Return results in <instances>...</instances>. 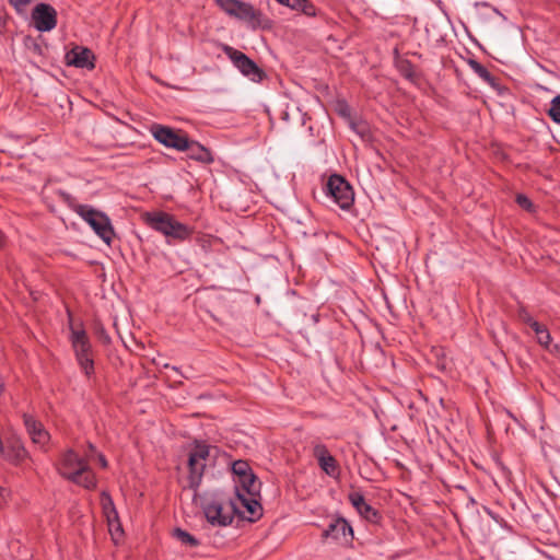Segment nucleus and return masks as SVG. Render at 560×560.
Wrapping results in <instances>:
<instances>
[{
    "instance_id": "ddd939ff",
    "label": "nucleus",
    "mask_w": 560,
    "mask_h": 560,
    "mask_svg": "<svg viewBox=\"0 0 560 560\" xmlns=\"http://www.w3.org/2000/svg\"><path fill=\"white\" fill-rule=\"evenodd\" d=\"M313 454L317 459L320 469L334 479L340 476V468L335 457L328 452L325 445L316 444L313 448Z\"/></svg>"
},
{
    "instance_id": "f8f14e48",
    "label": "nucleus",
    "mask_w": 560,
    "mask_h": 560,
    "mask_svg": "<svg viewBox=\"0 0 560 560\" xmlns=\"http://www.w3.org/2000/svg\"><path fill=\"white\" fill-rule=\"evenodd\" d=\"M56 15V11L49 4L39 3L34 8L32 12L34 26L39 32H49L55 28L57 24Z\"/></svg>"
},
{
    "instance_id": "aec40b11",
    "label": "nucleus",
    "mask_w": 560,
    "mask_h": 560,
    "mask_svg": "<svg viewBox=\"0 0 560 560\" xmlns=\"http://www.w3.org/2000/svg\"><path fill=\"white\" fill-rule=\"evenodd\" d=\"M173 537L186 548H196L200 545L199 539L182 528H175L173 530Z\"/></svg>"
},
{
    "instance_id": "b1692460",
    "label": "nucleus",
    "mask_w": 560,
    "mask_h": 560,
    "mask_svg": "<svg viewBox=\"0 0 560 560\" xmlns=\"http://www.w3.org/2000/svg\"><path fill=\"white\" fill-rule=\"evenodd\" d=\"M107 525L109 534L115 542H118V540L122 537L124 530L121 527V524L119 522L118 515L116 517H107Z\"/></svg>"
},
{
    "instance_id": "2eb2a0df",
    "label": "nucleus",
    "mask_w": 560,
    "mask_h": 560,
    "mask_svg": "<svg viewBox=\"0 0 560 560\" xmlns=\"http://www.w3.org/2000/svg\"><path fill=\"white\" fill-rule=\"evenodd\" d=\"M24 424L33 443L44 446L49 441V434L44 427L37 422L32 416L24 415Z\"/></svg>"
},
{
    "instance_id": "20e7f679",
    "label": "nucleus",
    "mask_w": 560,
    "mask_h": 560,
    "mask_svg": "<svg viewBox=\"0 0 560 560\" xmlns=\"http://www.w3.org/2000/svg\"><path fill=\"white\" fill-rule=\"evenodd\" d=\"M145 220L153 230L162 233L167 238L185 241L192 233L188 225L180 223L173 215L165 212L147 213Z\"/></svg>"
},
{
    "instance_id": "a211bd4d",
    "label": "nucleus",
    "mask_w": 560,
    "mask_h": 560,
    "mask_svg": "<svg viewBox=\"0 0 560 560\" xmlns=\"http://www.w3.org/2000/svg\"><path fill=\"white\" fill-rule=\"evenodd\" d=\"M186 150L188 151V156L192 160L202 163H211L213 161L211 152L199 143L188 142V148H186Z\"/></svg>"
},
{
    "instance_id": "4be33fe9",
    "label": "nucleus",
    "mask_w": 560,
    "mask_h": 560,
    "mask_svg": "<svg viewBox=\"0 0 560 560\" xmlns=\"http://www.w3.org/2000/svg\"><path fill=\"white\" fill-rule=\"evenodd\" d=\"M469 66L472 69V71L485 82H487L490 85H494V78L491 75V73L487 70L486 67H483L481 63H479L476 60H470Z\"/></svg>"
},
{
    "instance_id": "0eeeda50",
    "label": "nucleus",
    "mask_w": 560,
    "mask_h": 560,
    "mask_svg": "<svg viewBox=\"0 0 560 560\" xmlns=\"http://www.w3.org/2000/svg\"><path fill=\"white\" fill-rule=\"evenodd\" d=\"M215 2L226 14L252 26L259 24L260 12L252 4L240 0H215Z\"/></svg>"
},
{
    "instance_id": "393cba45",
    "label": "nucleus",
    "mask_w": 560,
    "mask_h": 560,
    "mask_svg": "<svg viewBox=\"0 0 560 560\" xmlns=\"http://www.w3.org/2000/svg\"><path fill=\"white\" fill-rule=\"evenodd\" d=\"M548 115L556 122H560V95L552 98Z\"/></svg>"
},
{
    "instance_id": "2f4dec72",
    "label": "nucleus",
    "mask_w": 560,
    "mask_h": 560,
    "mask_svg": "<svg viewBox=\"0 0 560 560\" xmlns=\"http://www.w3.org/2000/svg\"><path fill=\"white\" fill-rule=\"evenodd\" d=\"M9 497V491L3 488V487H0V499L2 501H5V499Z\"/></svg>"
},
{
    "instance_id": "9b49d317",
    "label": "nucleus",
    "mask_w": 560,
    "mask_h": 560,
    "mask_svg": "<svg viewBox=\"0 0 560 560\" xmlns=\"http://www.w3.org/2000/svg\"><path fill=\"white\" fill-rule=\"evenodd\" d=\"M152 133L160 143L165 147L176 149L178 151H185L188 148V139L186 136L179 132H175L171 128L164 126H153Z\"/></svg>"
},
{
    "instance_id": "1a4fd4ad",
    "label": "nucleus",
    "mask_w": 560,
    "mask_h": 560,
    "mask_svg": "<svg viewBox=\"0 0 560 560\" xmlns=\"http://www.w3.org/2000/svg\"><path fill=\"white\" fill-rule=\"evenodd\" d=\"M210 447L206 444H197L194 451L189 455L188 467L189 477L188 486L191 489H196L201 481L203 470L206 467V460L209 456Z\"/></svg>"
},
{
    "instance_id": "a878e982",
    "label": "nucleus",
    "mask_w": 560,
    "mask_h": 560,
    "mask_svg": "<svg viewBox=\"0 0 560 560\" xmlns=\"http://www.w3.org/2000/svg\"><path fill=\"white\" fill-rule=\"evenodd\" d=\"M233 472L237 476V478L243 477L245 474H249L250 469L246 462L236 460L232 466Z\"/></svg>"
},
{
    "instance_id": "412c9836",
    "label": "nucleus",
    "mask_w": 560,
    "mask_h": 560,
    "mask_svg": "<svg viewBox=\"0 0 560 560\" xmlns=\"http://www.w3.org/2000/svg\"><path fill=\"white\" fill-rule=\"evenodd\" d=\"M283 5L289 7L292 10L301 11L305 15L315 16L316 9L308 0H288V3Z\"/></svg>"
},
{
    "instance_id": "c756f323",
    "label": "nucleus",
    "mask_w": 560,
    "mask_h": 560,
    "mask_svg": "<svg viewBox=\"0 0 560 560\" xmlns=\"http://www.w3.org/2000/svg\"><path fill=\"white\" fill-rule=\"evenodd\" d=\"M97 460L103 468L107 467V460L103 454H97Z\"/></svg>"
},
{
    "instance_id": "cd10ccee",
    "label": "nucleus",
    "mask_w": 560,
    "mask_h": 560,
    "mask_svg": "<svg viewBox=\"0 0 560 560\" xmlns=\"http://www.w3.org/2000/svg\"><path fill=\"white\" fill-rule=\"evenodd\" d=\"M516 202L518 203L520 207L526 210H530L533 206L530 200L524 195H518L516 197Z\"/></svg>"
},
{
    "instance_id": "6ab92c4d",
    "label": "nucleus",
    "mask_w": 560,
    "mask_h": 560,
    "mask_svg": "<svg viewBox=\"0 0 560 560\" xmlns=\"http://www.w3.org/2000/svg\"><path fill=\"white\" fill-rule=\"evenodd\" d=\"M533 330L537 336V342L550 352L553 345L551 343V336L548 329L539 323H533Z\"/></svg>"
},
{
    "instance_id": "f257e3e1",
    "label": "nucleus",
    "mask_w": 560,
    "mask_h": 560,
    "mask_svg": "<svg viewBox=\"0 0 560 560\" xmlns=\"http://www.w3.org/2000/svg\"><path fill=\"white\" fill-rule=\"evenodd\" d=\"M260 492V483L250 471L235 479L236 506L243 508L248 514V520L254 521L261 514V505L257 497Z\"/></svg>"
},
{
    "instance_id": "423d86ee",
    "label": "nucleus",
    "mask_w": 560,
    "mask_h": 560,
    "mask_svg": "<svg viewBox=\"0 0 560 560\" xmlns=\"http://www.w3.org/2000/svg\"><path fill=\"white\" fill-rule=\"evenodd\" d=\"M74 211L92 228L97 236H100L107 245L114 237V229L109 218L88 205H79Z\"/></svg>"
},
{
    "instance_id": "5701e85b",
    "label": "nucleus",
    "mask_w": 560,
    "mask_h": 560,
    "mask_svg": "<svg viewBox=\"0 0 560 560\" xmlns=\"http://www.w3.org/2000/svg\"><path fill=\"white\" fill-rule=\"evenodd\" d=\"M101 505H102V510H103V514H104L105 518L116 517V515H118L116 508L114 505V502L108 493L103 492L101 494Z\"/></svg>"
},
{
    "instance_id": "7c9ffc66",
    "label": "nucleus",
    "mask_w": 560,
    "mask_h": 560,
    "mask_svg": "<svg viewBox=\"0 0 560 560\" xmlns=\"http://www.w3.org/2000/svg\"><path fill=\"white\" fill-rule=\"evenodd\" d=\"M550 353L560 358V345H553L552 349H550Z\"/></svg>"
},
{
    "instance_id": "6e6552de",
    "label": "nucleus",
    "mask_w": 560,
    "mask_h": 560,
    "mask_svg": "<svg viewBox=\"0 0 560 560\" xmlns=\"http://www.w3.org/2000/svg\"><path fill=\"white\" fill-rule=\"evenodd\" d=\"M327 192L334 201L343 210L349 209L354 201V194L341 176L331 175L327 182Z\"/></svg>"
},
{
    "instance_id": "c85d7f7f",
    "label": "nucleus",
    "mask_w": 560,
    "mask_h": 560,
    "mask_svg": "<svg viewBox=\"0 0 560 560\" xmlns=\"http://www.w3.org/2000/svg\"><path fill=\"white\" fill-rule=\"evenodd\" d=\"M520 319L523 323L527 324L532 329H533V323H538L526 311L520 312Z\"/></svg>"
},
{
    "instance_id": "4468645a",
    "label": "nucleus",
    "mask_w": 560,
    "mask_h": 560,
    "mask_svg": "<svg viewBox=\"0 0 560 560\" xmlns=\"http://www.w3.org/2000/svg\"><path fill=\"white\" fill-rule=\"evenodd\" d=\"M67 62L77 68H94V55L85 47L77 46L67 52Z\"/></svg>"
},
{
    "instance_id": "39448f33",
    "label": "nucleus",
    "mask_w": 560,
    "mask_h": 560,
    "mask_svg": "<svg viewBox=\"0 0 560 560\" xmlns=\"http://www.w3.org/2000/svg\"><path fill=\"white\" fill-rule=\"evenodd\" d=\"M70 341L81 371L91 376L94 372L92 345L86 331L70 323Z\"/></svg>"
},
{
    "instance_id": "f03ea898",
    "label": "nucleus",
    "mask_w": 560,
    "mask_h": 560,
    "mask_svg": "<svg viewBox=\"0 0 560 560\" xmlns=\"http://www.w3.org/2000/svg\"><path fill=\"white\" fill-rule=\"evenodd\" d=\"M60 474L72 482L86 489L96 485V479L85 459L81 458L72 450L67 451L59 465Z\"/></svg>"
},
{
    "instance_id": "f3484780",
    "label": "nucleus",
    "mask_w": 560,
    "mask_h": 560,
    "mask_svg": "<svg viewBox=\"0 0 560 560\" xmlns=\"http://www.w3.org/2000/svg\"><path fill=\"white\" fill-rule=\"evenodd\" d=\"M349 500L355 510L368 521H375L376 511L365 501L364 497L359 492H353L349 495Z\"/></svg>"
},
{
    "instance_id": "bb28decb",
    "label": "nucleus",
    "mask_w": 560,
    "mask_h": 560,
    "mask_svg": "<svg viewBox=\"0 0 560 560\" xmlns=\"http://www.w3.org/2000/svg\"><path fill=\"white\" fill-rule=\"evenodd\" d=\"M10 3L15 8L18 12L25 11L26 7L32 2V0H9Z\"/></svg>"
},
{
    "instance_id": "72a5a7b5",
    "label": "nucleus",
    "mask_w": 560,
    "mask_h": 560,
    "mask_svg": "<svg viewBox=\"0 0 560 560\" xmlns=\"http://www.w3.org/2000/svg\"><path fill=\"white\" fill-rule=\"evenodd\" d=\"M340 525H341V527H342V529H343V530H345V528L348 526L346 522H341V523H340Z\"/></svg>"
},
{
    "instance_id": "7ed1b4c3",
    "label": "nucleus",
    "mask_w": 560,
    "mask_h": 560,
    "mask_svg": "<svg viewBox=\"0 0 560 560\" xmlns=\"http://www.w3.org/2000/svg\"><path fill=\"white\" fill-rule=\"evenodd\" d=\"M202 510L207 521L212 526H228L232 523L234 514L248 518V514L243 508L236 506V501L223 502L219 498L206 499L202 503Z\"/></svg>"
},
{
    "instance_id": "dca6fc26",
    "label": "nucleus",
    "mask_w": 560,
    "mask_h": 560,
    "mask_svg": "<svg viewBox=\"0 0 560 560\" xmlns=\"http://www.w3.org/2000/svg\"><path fill=\"white\" fill-rule=\"evenodd\" d=\"M0 455L13 464H19L26 458L27 452L20 440H11L4 446V454Z\"/></svg>"
},
{
    "instance_id": "473e14b6",
    "label": "nucleus",
    "mask_w": 560,
    "mask_h": 560,
    "mask_svg": "<svg viewBox=\"0 0 560 560\" xmlns=\"http://www.w3.org/2000/svg\"><path fill=\"white\" fill-rule=\"evenodd\" d=\"M277 2H279L280 4H284V3H288V0H276Z\"/></svg>"
},
{
    "instance_id": "9d476101",
    "label": "nucleus",
    "mask_w": 560,
    "mask_h": 560,
    "mask_svg": "<svg viewBox=\"0 0 560 560\" xmlns=\"http://www.w3.org/2000/svg\"><path fill=\"white\" fill-rule=\"evenodd\" d=\"M223 50L243 75L247 77L253 82H260L262 80V70L245 54L230 46H224Z\"/></svg>"
}]
</instances>
